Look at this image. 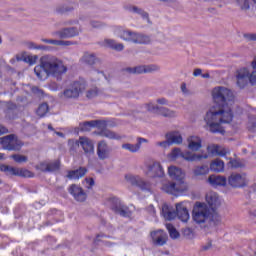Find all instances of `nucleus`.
<instances>
[{
    "mask_svg": "<svg viewBox=\"0 0 256 256\" xmlns=\"http://www.w3.org/2000/svg\"><path fill=\"white\" fill-rule=\"evenodd\" d=\"M194 175L196 177H201L203 175H207V173H209V167L206 165L203 166H197L194 171H193Z\"/></svg>",
    "mask_w": 256,
    "mask_h": 256,
    "instance_id": "38",
    "label": "nucleus"
},
{
    "mask_svg": "<svg viewBox=\"0 0 256 256\" xmlns=\"http://www.w3.org/2000/svg\"><path fill=\"white\" fill-rule=\"evenodd\" d=\"M28 47H29V49H37V44H35V43H33V42H30V43L28 44Z\"/></svg>",
    "mask_w": 256,
    "mask_h": 256,
    "instance_id": "64",
    "label": "nucleus"
},
{
    "mask_svg": "<svg viewBox=\"0 0 256 256\" xmlns=\"http://www.w3.org/2000/svg\"><path fill=\"white\" fill-rule=\"evenodd\" d=\"M39 171L42 173H55L61 169V161L55 160L52 162H42L38 165Z\"/></svg>",
    "mask_w": 256,
    "mask_h": 256,
    "instance_id": "14",
    "label": "nucleus"
},
{
    "mask_svg": "<svg viewBox=\"0 0 256 256\" xmlns=\"http://www.w3.org/2000/svg\"><path fill=\"white\" fill-rule=\"evenodd\" d=\"M35 175L33 174V172L27 170V169H19L16 172V177H27V178H31L34 177Z\"/></svg>",
    "mask_w": 256,
    "mask_h": 256,
    "instance_id": "44",
    "label": "nucleus"
},
{
    "mask_svg": "<svg viewBox=\"0 0 256 256\" xmlns=\"http://www.w3.org/2000/svg\"><path fill=\"white\" fill-rule=\"evenodd\" d=\"M109 146L105 142H99L97 147V154L99 159L109 158Z\"/></svg>",
    "mask_w": 256,
    "mask_h": 256,
    "instance_id": "33",
    "label": "nucleus"
},
{
    "mask_svg": "<svg viewBox=\"0 0 256 256\" xmlns=\"http://www.w3.org/2000/svg\"><path fill=\"white\" fill-rule=\"evenodd\" d=\"M244 37L247 39V41H256V33H247L244 34Z\"/></svg>",
    "mask_w": 256,
    "mask_h": 256,
    "instance_id": "52",
    "label": "nucleus"
},
{
    "mask_svg": "<svg viewBox=\"0 0 256 256\" xmlns=\"http://www.w3.org/2000/svg\"><path fill=\"white\" fill-rule=\"evenodd\" d=\"M97 135L107 137V139H116L117 141L121 139L119 134L107 129V121L105 120H97Z\"/></svg>",
    "mask_w": 256,
    "mask_h": 256,
    "instance_id": "10",
    "label": "nucleus"
},
{
    "mask_svg": "<svg viewBox=\"0 0 256 256\" xmlns=\"http://www.w3.org/2000/svg\"><path fill=\"white\" fill-rule=\"evenodd\" d=\"M206 202L209 205V209L212 213H216L215 210L219 205H221V201L219 200V195L216 192H209L206 194Z\"/></svg>",
    "mask_w": 256,
    "mask_h": 256,
    "instance_id": "16",
    "label": "nucleus"
},
{
    "mask_svg": "<svg viewBox=\"0 0 256 256\" xmlns=\"http://www.w3.org/2000/svg\"><path fill=\"white\" fill-rule=\"evenodd\" d=\"M143 143H149V140L138 137L136 144H131V143L123 144L122 149H125L126 151H130V153H137L141 149V145H143Z\"/></svg>",
    "mask_w": 256,
    "mask_h": 256,
    "instance_id": "23",
    "label": "nucleus"
},
{
    "mask_svg": "<svg viewBox=\"0 0 256 256\" xmlns=\"http://www.w3.org/2000/svg\"><path fill=\"white\" fill-rule=\"evenodd\" d=\"M230 167L233 169H243L245 167V160L241 159H230L229 161Z\"/></svg>",
    "mask_w": 256,
    "mask_h": 256,
    "instance_id": "40",
    "label": "nucleus"
},
{
    "mask_svg": "<svg viewBox=\"0 0 256 256\" xmlns=\"http://www.w3.org/2000/svg\"><path fill=\"white\" fill-rule=\"evenodd\" d=\"M156 102L159 105H169V100H167L166 98H158Z\"/></svg>",
    "mask_w": 256,
    "mask_h": 256,
    "instance_id": "55",
    "label": "nucleus"
},
{
    "mask_svg": "<svg viewBox=\"0 0 256 256\" xmlns=\"http://www.w3.org/2000/svg\"><path fill=\"white\" fill-rule=\"evenodd\" d=\"M85 175H87V169L85 167H79L76 170L68 171L66 177L67 179L79 181V179H82V177H85Z\"/></svg>",
    "mask_w": 256,
    "mask_h": 256,
    "instance_id": "25",
    "label": "nucleus"
},
{
    "mask_svg": "<svg viewBox=\"0 0 256 256\" xmlns=\"http://www.w3.org/2000/svg\"><path fill=\"white\" fill-rule=\"evenodd\" d=\"M192 219L204 231L215 229L221 223V216L217 212H212L207 204L201 202L195 203L192 211Z\"/></svg>",
    "mask_w": 256,
    "mask_h": 256,
    "instance_id": "3",
    "label": "nucleus"
},
{
    "mask_svg": "<svg viewBox=\"0 0 256 256\" xmlns=\"http://www.w3.org/2000/svg\"><path fill=\"white\" fill-rule=\"evenodd\" d=\"M210 169L215 173H221L225 170V163L222 160L216 159L211 162Z\"/></svg>",
    "mask_w": 256,
    "mask_h": 256,
    "instance_id": "36",
    "label": "nucleus"
},
{
    "mask_svg": "<svg viewBox=\"0 0 256 256\" xmlns=\"http://www.w3.org/2000/svg\"><path fill=\"white\" fill-rule=\"evenodd\" d=\"M5 133H9V130L0 124V135H5Z\"/></svg>",
    "mask_w": 256,
    "mask_h": 256,
    "instance_id": "60",
    "label": "nucleus"
},
{
    "mask_svg": "<svg viewBox=\"0 0 256 256\" xmlns=\"http://www.w3.org/2000/svg\"><path fill=\"white\" fill-rule=\"evenodd\" d=\"M73 6L62 4L56 7V13H59L60 15H63L64 13H69L73 11Z\"/></svg>",
    "mask_w": 256,
    "mask_h": 256,
    "instance_id": "41",
    "label": "nucleus"
},
{
    "mask_svg": "<svg viewBox=\"0 0 256 256\" xmlns=\"http://www.w3.org/2000/svg\"><path fill=\"white\" fill-rule=\"evenodd\" d=\"M181 91H182V93H184V95L189 94V90H187V84H185V83L181 84Z\"/></svg>",
    "mask_w": 256,
    "mask_h": 256,
    "instance_id": "59",
    "label": "nucleus"
},
{
    "mask_svg": "<svg viewBox=\"0 0 256 256\" xmlns=\"http://www.w3.org/2000/svg\"><path fill=\"white\" fill-rule=\"evenodd\" d=\"M79 33H81V28L66 27L54 31L52 35L53 37H58L59 39H73V37H79Z\"/></svg>",
    "mask_w": 256,
    "mask_h": 256,
    "instance_id": "9",
    "label": "nucleus"
},
{
    "mask_svg": "<svg viewBox=\"0 0 256 256\" xmlns=\"http://www.w3.org/2000/svg\"><path fill=\"white\" fill-rule=\"evenodd\" d=\"M208 181L210 185H213V187H225L227 185V178L225 176L220 175H211L208 178Z\"/></svg>",
    "mask_w": 256,
    "mask_h": 256,
    "instance_id": "28",
    "label": "nucleus"
},
{
    "mask_svg": "<svg viewBox=\"0 0 256 256\" xmlns=\"http://www.w3.org/2000/svg\"><path fill=\"white\" fill-rule=\"evenodd\" d=\"M76 145H81L86 155H93L95 153V147L93 142L86 137H80L79 141H76Z\"/></svg>",
    "mask_w": 256,
    "mask_h": 256,
    "instance_id": "21",
    "label": "nucleus"
},
{
    "mask_svg": "<svg viewBox=\"0 0 256 256\" xmlns=\"http://www.w3.org/2000/svg\"><path fill=\"white\" fill-rule=\"evenodd\" d=\"M168 175L173 181H178V183H183V179H185V172L177 166L168 167Z\"/></svg>",
    "mask_w": 256,
    "mask_h": 256,
    "instance_id": "17",
    "label": "nucleus"
},
{
    "mask_svg": "<svg viewBox=\"0 0 256 256\" xmlns=\"http://www.w3.org/2000/svg\"><path fill=\"white\" fill-rule=\"evenodd\" d=\"M236 2L239 5L240 9H249V0H236Z\"/></svg>",
    "mask_w": 256,
    "mask_h": 256,
    "instance_id": "49",
    "label": "nucleus"
},
{
    "mask_svg": "<svg viewBox=\"0 0 256 256\" xmlns=\"http://www.w3.org/2000/svg\"><path fill=\"white\" fill-rule=\"evenodd\" d=\"M187 141L188 149H190V151H199V149L202 147L201 138L198 136H190Z\"/></svg>",
    "mask_w": 256,
    "mask_h": 256,
    "instance_id": "31",
    "label": "nucleus"
},
{
    "mask_svg": "<svg viewBox=\"0 0 256 256\" xmlns=\"http://www.w3.org/2000/svg\"><path fill=\"white\" fill-rule=\"evenodd\" d=\"M176 217L180 219L183 223H187L189 221V210H187V206L183 202L176 204Z\"/></svg>",
    "mask_w": 256,
    "mask_h": 256,
    "instance_id": "20",
    "label": "nucleus"
},
{
    "mask_svg": "<svg viewBox=\"0 0 256 256\" xmlns=\"http://www.w3.org/2000/svg\"><path fill=\"white\" fill-rule=\"evenodd\" d=\"M0 145L6 151H21L23 147V142L17 139V135L10 134L0 138Z\"/></svg>",
    "mask_w": 256,
    "mask_h": 256,
    "instance_id": "7",
    "label": "nucleus"
},
{
    "mask_svg": "<svg viewBox=\"0 0 256 256\" xmlns=\"http://www.w3.org/2000/svg\"><path fill=\"white\" fill-rule=\"evenodd\" d=\"M181 155H183V152H181L180 148H174L170 153L171 159H177V157H181Z\"/></svg>",
    "mask_w": 256,
    "mask_h": 256,
    "instance_id": "48",
    "label": "nucleus"
},
{
    "mask_svg": "<svg viewBox=\"0 0 256 256\" xmlns=\"http://www.w3.org/2000/svg\"><path fill=\"white\" fill-rule=\"evenodd\" d=\"M211 247H213V241L208 240L207 243L202 246V249H203V251H209V249H211Z\"/></svg>",
    "mask_w": 256,
    "mask_h": 256,
    "instance_id": "54",
    "label": "nucleus"
},
{
    "mask_svg": "<svg viewBox=\"0 0 256 256\" xmlns=\"http://www.w3.org/2000/svg\"><path fill=\"white\" fill-rule=\"evenodd\" d=\"M103 45L105 47H109V49H113L114 51H123V49H125V45H123V43H117V41L113 39H105Z\"/></svg>",
    "mask_w": 256,
    "mask_h": 256,
    "instance_id": "34",
    "label": "nucleus"
},
{
    "mask_svg": "<svg viewBox=\"0 0 256 256\" xmlns=\"http://www.w3.org/2000/svg\"><path fill=\"white\" fill-rule=\"evenodd\" d=\"M41 41L42 43H47L48 45H57V40L55 39L42 38Z\"/></svg>",
    "mask_w": 256,
    "mask_h": 256,
    "instance_id": "53",
    "label": "nucleus"
},
{
    "mask_svg": "<svg viewBox=\"0 0 256 256\" xmlns=\"http://www.w3.org/2000/svg\"><path fill=\"white\" fill-rule=\"evenodd\" d=\"M248 213H249V216H250V217H256V209H255V208L250 209V210L248 211Z\"/></svg>",
    "mask_w": 256,
    "mask_h": 256,
    "instance_id": "63",
    "label": "nucleus"
},
{
    "mask_svg": "<svg viewBox=\"0 0 256 256\" xmlns=\"http://www.w3.org/2000/svg\"><path fill=\"white\" fill-rule=\"evenodd\" d=\"M10 159H13L15 163H27V161H29L27 156L21 154H13L10 156Z\"/></svg>",
    "mask_w": 256,
    "mask_h": 256,
    "instance_id": "43",
    "label": "nucleus"
},
{
    "mask_svg": "<svg viewBox=\"0 0 256 256\" xmlns=\"http://www.w3.org/2000/svg\"><path fill=\"white\" fill-rule=\"evenodd\" d=\"M32 93H35L36 95H43V90L39 89V87H33Z\"/></svg>",
    "mask_w": 256,
    "mask_h": 256,
    "instance_id": "56",
    "label": "nucleus"
},
{
    "mask_svg": "<svg viewBox=\"0 0 256 256\" xmlns=\"http://www.w3.org/2000/svg\"><path fill=\"white\" fill-rule=\"evenodd\" d=\"M36 49L40 51H49L50 47L45 45H37Z\"/></svg>",
    "mask_w": 256,
    "mask_h": 256,
    "instance_id": "58",
    "label": "nucleus"
},
{
    "mask_svg": "<svg viewBox=\"0 0 256 256\" xmlns=\"http://www.w3.org/2000/svg\"><path fill=\"white\" fill-rule=\"evenodd\" d=\"M185 189V184L179 182H166L162 186V191L168 193L169 195H181Z\"/></svg>",
    "mask_w": 256,
    "mask_h": 256,
    "instance_id": "11",
    "label": "nucleus"
},
{
    "mask_svg": "<svg viewBox=\"0 0 256 256\" xmlns=\"http://www.w3.org/2000/svg\"><path fill=\"white\" fill-rule=\"evenodd\" d=\"M48 87L50 91H59V89H61V86L57 82H50Z\"/></svg>",
    "mask_w": 256,
    "mask_h": 256,
    "instance_id": "51",
    "label": "nucleus"
},
{
    "mask_svg": "<svg viewBox=\"0 0 256 256\" xmlns=\"http://www.w3.org/2000/svg\"><path fill=\"white\" fill-rule=\"evenodd\" d=\"M208 155H211L212 157H216V155H219L220 157H225L227 155V150L225 148H221L219 145H209L207 147Z\"/></svg>",
    "mask_w": 256,
    "mask_h": 256,
    "instance_id": "27",
    "label": "nucleus"
},
{
    "mask_svg": "<svg viewBox=\"0 0 256 256\" xmlns=\"http://www.w3.org/2000/svg\"><path fill=\"white\" fill-rule=\"evenodd\" d=\"M228 185L234 189H241L249 185V178L246 173L234 172L228 177Z\"/></svg>",
    "mask_w": 256,
    "mask_h": 256,
    "instance_id": "8",
    "label": "nucleus"
},
{
    "mask_svg": "<svg viewBox=\"0 0 256 256\" xmlns=\"http://www.w3.org/2000/svg\"><path fill=\"white\" fill-rule=\"evenodd\" d=\"M56 45L59 47H69L71 45H77V42L69 40H56Z\"/></svg>",
    "mask_w": 256,
    "mask_h": 256,
    "instance_id": "45",
    "label": "nucleus"
},
{
    "mask_svg": "<svg viewBox=\"0 0 256 256\" xmlns=\"http://www.w3.org/2000/svg\"><path fill=\"white\" fill-rule=\"evenodd\" d=\"M127 71L128 73L141 75V73H153V71H159V67L157 65H142L134 68H127Z\"/></svg>",
    "mask_w": 256,
    "mask_h": 256,
    "instance_id": "18",
    "label": "nucleus"
},
{
    "mask_svg": "<svg viewBox=\"0 0 256 256\" xmlns=\"http://www.w3.org/2000/svg\"><path fill=\"white\" fill-rule=\"evenodd\" d=\"M82 89L83 84H81L79 81H76L63 91V95L65 99H77Z\"/></svg>",
    "mask_w": 256,
    "mask_h": 256,
    "instance_id": "12",
    "label": "nucleus"
},
{
    "mask_svg": "<svg viewBox=\"0 0 256 256\" xmlns=\"http://www.w3.org/2000/svg\"><path fill=\"white\" fill-rule=\"evenodd\" d=\"M165 137L170 142V145H181V143H183V136L177 131L168 132Z\"/></svg>",
    "mask_w": 256,
    "mask_h": 256,
    "instance_id": "30",
    "label": "nucleus"
},
{
    "mask_svg": "<svg viewBox=\"0 0 256 256\" xmlns=\"http://www.w3.org/2000/svg\"><path fill=\"white\" fill-rule=\"evenodd\" d=\"M203 74V70H201V68H196L193 72V76L194 77H199L200 75Z\"/></svg>",
    "mask_w": 256,
    "mask_h": 256,
    "instance_id": "57",
    "label": "nucleus"
},
{
    "mask_svg": "<svg viewBox=\"0 0 256 256\" xmlns=\"http://www.w3.org/2000/svg\"><path fill=\"white\" fill-rule=\"evenodd\" d=\"M162 215L166 221H173V219L177 217V212H175L169 205L164 204L162 205Z\"/></svg>",
    "mask_w": 256,
    "mask_h": 256,
    "instance_id": "32",
    "label": "nucleus"
},
{
    "mask_svg": "<svg viewBox=\"0 0 256 256\" xmlns=\"http://www.w3.org/2000/svg\"><path fill=\"white\" fill-rule=\"evenodd\" d=\"M166 229L169 232L171 239H178L179 232L177 231V229H175V226H173V224L171 223L166 224Z\"/></svg>",
    "mask_w": 256,
    "mask_h": 256,
    "instance_id": "42",
    "label": "nucleus"
},
{
    "mask_svg": "<svg viewBox=\"0 0 256 256\" xmlns=\"http://www.w3.org/2000/svg\"><path fill=\"white\" fill-rule=\"evenodd\" d=\"M68 193H70L75 201H78L79 203H83L87 200V193H85V190H83L81 186L77 184H72L68 188Z\"/></svg>",
    "mask_w": 256,
    "mask_h": 256,
    "instance_id": "13",
    "label": "nucleus"
},
{
    "mask_svg": "<svg viewBox=\"0 0 256 256\" xmlns=\"http://www.w3.org/2000/svg\"><path fill=\"white\" fill-rule=\"evenodd\" d=\"M147 211L150 213V215H155V206L149 205Z\"/></svg>",
    "mask_w": 256,
    "mask_h": 256,
    "instance_id": "61",
    "label": "nucleus"
},
{
    "mask_svg": "<svg viewBox=\"0 0 256 256\" xmlns=\"http://www.w3.org/2000/svg\"><path fill=\"white\" fill-rule=\"evenodd\" d=\"M68 68L65 62L57 56L44 55L40 58V65L35 66L34 73L40 79L45 81L53 77L56 81H63V75L67 73Z\"/></svg>",
    "mask_w": 256,
    "mask_h": 256,
    "instance_id": "2",
    "label": "nucleus"
},
{
    "mask_svg": "<svg viewBox=\"0 0 256 256\" xmlns=\"http://www.w3.org/2000/svg\"><path fill=\"white\" fill-rule=\"evenodd\" d=\"M148 111H157L163 117H177V112L158 105L148 104Z\"/></svg>",
    "mask_w": 256,
    "mask_h": 256,
    "instance_id": "22",
    "label": "nucleus"
},
{
    "mask_svg": "<svg viewBox=\"0 0 256 256\" xmlns=\"http://www.w3.org/2000/svg\"><path fill=\"white\" fill-rule=\"evenodd\" d=\"M151 237L154 245L163 247L167 243V233L163 230L151 232Z\"/></svg>",
    "mask_w": 256,
    "mask_h": 256,
    "instance_id": "19",
    "label": "nucleus"
},
{
    "mask_svg": "<svg viewBox=\"0 0 256 256\" xmlns=\"http://www.w3.org/2000/svg\"><path fill=\"white\" fill-rule=\"evenodd\" d=\"M247 129L250 131V133H256V118L249 119Z\"/></svg>",
    "mask_w": 256,
    "mask_h": 256,
    "instance_id": "46",
    "label": "nucleus"
},
{
    "mask_svg": "<svg viewBox=\"0 0 256 256\" xmlns=\"http://www.w3.org/2000/svg\"><path fill=\"white\" fill-rule=\"evenodd\" d=\"M124 181L132 187H137L140 191H145L146 193H151V182L145 180L140 175H135L127 173L124 175Z\"/></svg>",
    "mask_w": 256,
    "mask_h": 256,
    "instance_id": "5",
    "label": "nucleus"
},
{
    "mask_svg": "<svg viewBox=\"0 0 256 256\" xmlns=\"http://www.w3.org/2000/svg\"><path fill=\"white\" fill-rule=\"evenodd\" d=\"M36 113L38 117H45L47 113H49V104L47 103L40 104Z\"/></svg>",
    "mask_w": 256,
    "mask_h": 256,
    "instance_id": "39",
    "label": "nucleus"
},
{
    "mask_svg": "<svg viewBox=\"0 0 256 256\" xmlns=\"http://www.w3.org/2000/svg\"><path fill=\"white\" fill-rule=\"evenodd\" d=\"M116 33L120 39L128 43H135L136 45H149V43H151V37L143 33L125 30L121 27L116 29Z\"/></svg>",
    "mask_w": 256,
    "mask_h": 256,
    "instance_id": "4",
    "label": "nucleus"
},
{
    "mask_svg": "<svg viewBox=\"0 0 256 256\" xmlns=\"http://www.w3.org/2000/svg\"><path fill=\"white\" fill-rule=\"evenodd\" d=\"M156 147H162V149H167L168 147H171V142H169V139H166L162 142H156Z\"/></svg>",
    "mask_w": 256,
    "mask_h": 256,
    "instance_id": "50",
    "label": "nucleus"
},
{
    "mask_svg": "<svg viewBox=\"0 0 256 256\" xmlns=\"http://www.w3.org/2000/svg\"><path fill=\"white\" fill-rule=\"evenodd\" d=\"M212 99L214 105L206 112L204 121L210 133L223 134L225 130L221 124L233 121V110L227 104V101L233 99V92L229 88L217 86L212 90Z\"/></svg>",
    "mask_w": 256,
    "mask_h": 256,
    "instance_id": "1",
    "label": "nucleus"
},
{
    "mask_svg": "<svg viewBox=\"0 0 256 256\" xmlns=\"http://www.w3.org/2000/svg\"><path fill=\"white\" fill-rule=\"evenodd\" d=\"M147 175L149 177H164L165 171L163 170V166L159 162H153L147 166Z\"/></svg>",
    "mask_w": 256,
    "mask_h": 256,
    "instance_id": "15",
    "label": "nucleus"
},
{
    "mask_svg": "<svg viewBox=\"0 0 256 256\" xmlns=\"http://www.w3.org/2000/svg\"><path fill=\"white\" fill-rule=\"evenodd\" d=\"M80 63L87 67H93V65L97 63V55L91 52H84L83 56L80 58Z\"/></svg>",
    "mask_w": 256,
    "mask_h": 256,
    "instance_id": "24",
    "label": "nucleus"
},
{
    "mask_svg": "<svg viewBox=\"0 0 256 256\" xmlns=\"http://www.w3.org/2000/svg\"><path fill=\"white\" fill-rule=\"evenodd\" d=\"M105 205H107L111 211L115 212L116 215H120V217H131L129 206L125 205L117 197L107 198Z\"/></svg>",
    "mask_w": 256,
    "mask_h": 256,
    "instance_id": "6",
    "label": "nucleus"
},
{
    "mask_svg": "<svg viewBox=\"0 0 256 256\" xmlns=\"http://www.w3.org/2000/svg\"><path fill=\"white\" fill-rule=\"evenodd\" d=\"M0 171H2V173H5V175H7L8 177H11L13 175L17 177L18 168H15L13 166H9L6 164H2L0 165Z\"/></svg>",
    "mask_w": 256,
    "mask_h": 256,
    "instance_id": "37",
    "label": "nucleus"
},
{
    "mask_svg": "<svg viewBox=\"0 0 256 256\" xmlns=\"http://www.w3.org/2000/svg\"><path fill=\"white\" fill-rule=\"evenodd\" d=\"M83 185L84 187H86V189H93V187H95V180L91 177L85 178L83 181Z\"/></svg>",
    "mask_w": 256,
    "mask_h": 256,
    "instance_id": "47",
    "label": "nucleus"
},
{
    "mask_svg": "<svg viewBox=\"0 0 256 256\" xmlns=\"http://www.w3.org/2000/svg\"><path fill=\"white\" fill-rule=\"evenodd\" d=\"M64 25H79V20H70L65 22Z\"/></svg>",
    "mask_w": 256,
    "mask_h": 256,
    "instance_id": "62",
    "label": "nucleus"
},
{
    "mask_svg": "<svg viewBox=\"0 0 256 256\" xmlns=\"http://www.w3.org/2000/svg\"><path fill=\"white\" fill-rule=\"evenodd\" d=\"M182 159H185V161H201V159H208V154H193L190 151L182 152L181 154Z\"/></svg>",
    "mask_w": 256,
    "mask_h": 256,
    "instance_id": "26",
    "label": "nucleus"
},
{
    "mask_svg": "<svg viewBox=\"0 0 256 256\" xmlns=\"http://www.w3.org/2000/svg\"><path fill=\"white\" fill-rule=\"evenodd\" d=\"M97 127V120L84 121L80 122L78 126V131L81 133H89V131H93Z\"/></svg>",
    "mask_w": 256,
    "mask_h": 256,
    "instance_id": "29",
    "label": "nucleus"
},
{
    "mask_svg": "<svg viewBox=\"0 0 256 256\" xmlns=\"http://www.w3.org/2000/svg\"><path fill=\"white\" fill-rule=\"evenodd\" d=\"M124 8L126 11H129V13H136V15H140V17L143 19H149V14L137 6L129 4L126 5Z\"/></svg>",
    "mask_w": 256,
    "mask_h": 256,
    "instance_id": "35",
    "label": "nucleus"
}]
</instances>
